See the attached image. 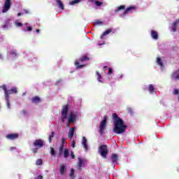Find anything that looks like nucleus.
Segmentation results:
<instances>
[{
	"instance_id": "34",
	"label": "nucleus",
	"mask_w": 179,
	"mask_h": 179,
	"mask_svg": "<svg viewBox=\"0 0 179 179\" xmlns=\"http://www.w3.org/2000/svg\"><path fill=\"white\" fill-rule=\"evenodd\" d=\"M70 177L73 179L75 178V169H71L70 171Z\"/></svg>"
},
{
	"instance_id": "15",
	"label": "nucleus",
	"mask_w": 179,
	"mask_h": 179,
	"mask_svg": "<svg viewBox=\"0 0 179 179\" xmlns=\"http://www.w3.org/2000/svg\"><path fill=\"white\" fill-rule=\"evenodd\" d=\"M145 90H148L150 94H153V93H156V88H155V85L150 84L145 88Z\"/></svg>"
},
{
	"instance_id": "19",
	"label": "nucleus",
	"mask_w": 179,
	"mask_h": 179,
	"mask_svg": "<svg viewBox=\"0 0 179 179\" xmlns=\"http://www.w3.org/2000/svg\"><path fill=\"white\" fill-rule=\"evenodd\" d=\"M96 79L99 83H104V78H103V76H101V74H100V72L96 71Z\"/></svg>"
},
{
	"instance_id": "26",
	"label": "nucleus",
	"mask_w": 179,
	"mask_h": 179,
	"mask_svg": "<svg viewBox=\"0 0 179 179\" xmlns=\"http://www.w3.org/2000/svg\"><path fill=\"white\" fill-rule=\"evenodd\" d=\"M113 31V29H109L106 31H105L102 35L101 36V38L103 39L104 38V36H108V34H110V33H111Z\"/></svg>"
},
{
	"instance_id": "36",
	"label": "nucleus",
	"mask_w": 179,
	"mask_h": 179,
	"mask_svg": "<svg viewBox=\"0 0 179 179\" xmlns=\"http://www.w3.org/2000/svg\"><path fill=\"white\" fill-rule=\"evenodd\" d=\"M6 101L7 108L10 109V103H9V98L8 96L5 97Z\"/></svg>"
},
{
	"instance_id": "9",
	"label": "nucleus",
	"mask_w": 179,
	"mask_h": 179,
	"mask_svg": "<svg viewBox=\"0 0 179 179\" xmlns=\"http://www.w3.org/2000/svg\"><path fill=\"white\" fill-rule=\"evenodd\" d=\"M10 0H4V3L2 8V13H6L10 9Z\"/></svg>"
},
{
	"instance_id": "28",
	"label": "nucleus",
	"mask_w": 179,
	"mask_h": 179,
	"mask_svg": "<svg viewBox=\"0 0 179 179\" xmlns=\"http://www.w3.org/2000/svg\"><path fill=\"white\" fill-rule=\"evenodd\" d=\"M111 160L113 164L117 163V161L118 160V155L116 154H113L111 156Z\"/></svg>"
},
{
	"instance_id": "11",
	"label": "nucleus",
	"mask_w": 179,
	"mask_h": 179,
	"mask_svg": "<svg viewBox=\"0 0 179 179\" xmlns=\"http://www.w3.org/2000/svg\"><path fill=\"white\" fill-rule=\"evenodd\" d=\"M157 65H158L161 69L164 68V59L163 57H157L156 59Z\"/></svg>"
},
{
	"instance_id": "40",
	"label": "nucleus",
	"mask_w": 179,
	"mask_h": 179,
	"mask_svg": "<svg viewBox=\"0 0 179 179\" xmlns=\"http://www.w3.org/2000/svg\"><path fill=\"white\" fill-rule=\"evenodd\" d=\"M10 54H11L12 57H16V55H17V52H16V51H15V50H12L10 52Z\"/></svg>"
},
{
	"instance_id": "35",
	"label": "nucleus",
	"mask_w": 179,
	"mask_h": 179,
	"mask_svg": "<svg viewBox=\"0 0 179 179\" xmlns=\"http://www.w3.org/2000/svg\"><path fill=\"white\" fill-rule=\"evenodd\" d=\"M50 155L53 157H55V156H57V155L55 153V150L53 148H50Z\"/></svg>"
},
{
	"instance_id": "54",
	"label": "nucleus",
	"mask_w": 179,
	"mask_h": 179,
	"mask_svg": "<svg viewBox=\"0 0 179 179\" xmlns=\"http://www.w3.org/2000/svg\"><path fill=\"white\" fill-rule=\"evenodd\" d=\"M178 1H179V0H178Z\"/></svg>"
},
{
	"instance_id": "7",
	"label": "nucleus",
	"mask_w": 179,
	"mask_h": 179,
	"mask_svg": "<svg viewBox=\"0 0 179 179\" xmlns=\"http://www.w3.org/2000/svg\"><path fill=\"white\" fill-rule=\"evenodd\" d=\"M85 61H89V59L86 56L83 57L81 59L78 60V62L76 61L75 62L76 66H77V68L80 69L83 66H85V64H83V62H85Z\"/></svg>"
},
{
	"instance_id": "45",
	"label": "nucleus",
	"mask_w": 179,
	"mask_h": 179,
	"mask_svg": "<svg viewBox=\"0 0 179 179\" xmlns=\"http://www.w3.org/2000/svg\"><path fill=\"white\" fill-rule=\"evenodd\" d=\"M16 150V147H11V148H10V150H11V151H13V150Z\"/></svg>"
},
{
	"instance_id": "38",
	"label": "nucleus",
	"mask_w": 179,
	"mask_h": 179,
	"mask_svg": "<svg viewBox=\"0 0 179 179\" xmlns=\"http://www.w3.org/2000/svg\"><path fill=\"white\" fill-rule=\"evenodd\" d=\"M94 3L96 6H102V5H103V2L99 1H95Z\"/></svg>"
},
{
	"instance_id": "6",
	"label": "nucleus",
	"mask_w": 179,
	"mask_h": 179,
	"mask_svg": "<svg viewBox=\"0 0 179 179\" xmlns=\"http://www.w3.org/2000/svg\"><path fill=\"white\" fill-rule=\"evenodd\" d=\"M106 127H107V117L104 116L103 120L101 122L99 125V132L101 135H103V134H104V131L106 130Z\"/></svg>"
},
{
	"instance_id": "51",
	"label": "nucleus",
	"mask_w": 179,
	"mask_h": 179,
	"mask_svg": "<svg viewBox=\"0 0 179 179\" xmlns=\"http://www.w3.org/2000/svg\"><path fill=\"white\" fill-rule=\"evenodd\" d=\"M17 16H22V13H19L17 14Z\"/></svg>"
},
{
	"instance_id": "2",
	"label": "nucleus",
	"mask_w": 179,
	"mask_h": 179,
	"mask_svg": "<svg viewBox=\"0 0 179 179\" xmlns=\"http://www.w3.org/2000/svg\"><path fill=\"white\" fill-rule=\"evenodd\" d=\"M113 132L115 134H124L127 129V126L124 122V120L119 117L116 113L113 114Z\"/></svg>"
},
{
	"instance_id": "27",
	"label": "nucleus",
	"mask_w": 179,
	"mask_h": 179,
	"mask_svg": "<svg viewBox=\"0 0 179 179\" xmlns=\"http://www.w3.org/2000/svg\"><path fill=\"white\" fill-rule=\"evenodd\" d=\"M121 10H125V6H120L115 10V13H118Z\"/></svg>"
},
{
	"instance_id": "42",
	"label": "nucleus",
	"mask_w": 179,
	"mask_h": 179,
	"mask_svg": "<svg viewBox=\"0 0 179 179\" xmlns=\"http://www.w3.org/2000/svg\"><path fill=\"white\" fill-rule=\"evenodd\" d=\"M76 143L75 140H71V148H75Z\"/></svg>"
},
{
	"instance_id": "25",
	"label": "nucleus",
	"mask_w": 179,
	"mask_h": 179,
	"mask_svg": "<svg viewBox=\"0 0 179 179\" xmlns=\"http://www.w3.org/2000/svg\"><path fill=\"white\" fill-rule=\"evenodd\" d=\"M66 169V166L64 164L60 165L59 173L61 176H64L65 174Z\"/></svg>"
},
{
	"instance_id": "20",
	"label": "nucleus",
	"mask_w": 179,
	"mask_h": 179,
	"mask_svg": "<svg viewBox=\"0 0 179 179\" xmlns=\"http://www.w3.org/2000/svg\"><path fill=\"white\" fill-rule=\"evenodd\" d=\"M171 78L173 80H179V69L172 73Z\"/></svg>"
},
{
	"instance_id": "49",
	"label": "nucleus",
	"mask_w": 179,
	"mask_h": 179,
	"mask_svg": "<svg viewBox=\"0 0 179 179\" xmlns=\"http://www.w3.org/2000/svg\"><path fill=\"white\" fill-rule=\"evenodd\" d=\"M2 54L0 53V59H3Z\"/></svg>"
},
{
	"instance_id": "43",
	"label": "nucleus",
	"mask_w": 179,
	"mask_h": 179,
	"mask_svg": "<svg viewBox=\"0 0 179 179\" xmlns=\"http://www.w3.org/2000/svg\"><path fill=\"white\" fill-rule=\"evenodd\" d=\"M71 159H75V154L73 153V151L71 152V155H70Z\"/></svg>"
},
{
	"instance_id": "10",
	"label": "nucleus",
	"mask_w": 179,
	"mask_h": 179,
	"mask_svg": "<svg viewBox=\"0 0 179 179\" xmlns=\"http://www.w3.org/2000/svg\"><path fill=\"white\" fill-rule=\"evenodd\" d=\"M4 87L5 92V97H8L9 99V94H16L17 93V89L16 87H13L11 90H6V88Z\"/></svg>"
},
{
	"instance_id": "5",
	"label": "nucleus",
	"mask_w": 179,
	"mask_h": 179,
	"mask_svg": "<svg viewBox=\"0 0 179 179\" xmlns=\"http://www.w3.org/2000/svg\"><path fill=\"white\" fill-rule=\"evenodd\" d=\"M137 8L136 6H130L122 13L120 14V17H125L128 13H132V12H135Z\"/></svg>"
},
{
	"instance_id": "24",
	"label": "nucleus",
	"mask_w": 179,
	"mask_h": 179,
	"mask_svg": "<svg viewBox=\"0 0 179 179\" xmlns=\"http://www.w3.org/2000/svg\"><path fill=\"white\" fill-rule=\"evenodd\" d=\"M55 2L57 4L58 8L59 9H62V10H64V3H62V1L61 0H55Z\"/></svg>"
},
{
	"instance_id": "44",
	"label": "nucleus",
	"mask_w": 179,
	"mask_h": 179,
	"mask_svg": "<svg viewBox=\"0 0 179 179\" xmlns=\"http://www.w3.org/2000/svg\"><path fill=\"white\" fill-rule=\"evenodd\" d=\"M35 179H43V176L39 175L37 178H36Z\"/></svg>"
},
{
	"instance_id": "23",
	"label": "nucleus",
	"mask_w": 179,
	"mask_h": 179,
	"mask_svg": "<svg viewBox=\"0 0 179 179\" xmlns=\"http://www.w3.org/2000/svg\"><path fill=\"white\" fill-rule=\"evenodd\" d=\"M33 30V27L31 26H29V23H25L24 24L23 31H31Z\"/></svg>"
},
{
	"instance_id": "37",
	"label": "nucleus",
	"mask_w": 179,
	"mask_h": 179,
	"mask_svg": "<svg viewBox=\"0 0 179 179\" xmlns=\"http://www.w3.org/2000/svg\"><path fill=\"white\" fill-rule=\"evenodd\" d=\"M36 166H41L43 164V159H38L36 162Z\"/></svg>"
},
{
	"instance_id": "16",
	"label": "nucleus",
	"mask_w": 179,
	"mask_h": 179,
	"mask_svg": "<svg viewBox=\"0 0 179 179\" xmlns=\"http://www.w3.org/2000/svg\"><path fill=\"white\" fill-rule=\"evenodd\" d=\"M76 129V128H75V127H72L69 129L68 136H69L70 141H72V138H73V135L75 134Z\"/></svg>"
},
{
	"instance_id": "33",
	"label": "nucleus",
	"mask_w": 179,
	"mask_h": 179,
	"mask_svg": "<svg viewBox=\"0 0 179 179\" xmlns=\"http://www.w3.org/2000/svg\"><path fill=\"white\" fill-rule=\"evenodd\" d=\"M32 103H40V98L38 96H35L31 99Z\"/></svg>"
},
{
	"instance_id": "12",
	"label": "nucleus",
	"mask_w": 179,
	"mask_h": 179,
	"mask_svg": "<svg viewBox=\"0 0 179 179\" xmlns=\"http://www.w3.org/2000/svg\"><path fill=\"white\" fill-rule=\"evenodd\" d=\"M6 138L9 141H15V139H17V138H19V134H9L6 136Z\"/></svg>"
},
{
	"instance_id": "53",
	"label": "nucleus",
	"mask_w": 179,
	"mask_h": 179,
	"mask_svg": "<svg viewBox=\"0 0 179 179\" xmlns=\"http://www.w3.org/2000/svg\"><path fill=\"white\" fill-rule=\"evenodd\" d=\"M90 1H93L94 0H90Z\"/></svg>"
},
{
	"instance_id": "48",
	"label": "nucleus",
	"mask_w": 179,
	"mask_h": 179,
	"mask_svg": "<svg viewBox=\"0 0 179 179\" xmlns=\"http://www.w3.org/2000/svg\"><path fill=\"white\" fill-rule=\"evenodd\" d=\"M98 45H104V42L102 43H99Z\"/></svg>"
},
{
	"instance_id": "32",
	"label": "nucleus",
	"mask_w": 179,
	"mask_h": 179,
	"mask_svg": "<svg viewBox=\"0 0 179 179\" xmlns=\"http://www.w3.org/2000/svg\"><path fill=\"white\" fill-rule=\"evenodd\" d=\"M14 23L17 27H23V24L22 22H20L17 20H15Z\"/></svg>"
},
{
	"instance_id": "14",
	"label": "nucleus",
	"mask_w": 179,
	"mask_h": 179,
	"mask_svg": "<svg viewBox=\"0 0 179 179\" xmlns=\"http://www.w3.org/2000/svg\"><path fill=\"white\" fill-rule=\"evenodd\" d=\"M10 27H12V22H10V20H7L2 25L3 30H9Z\"/></svg>"
},
{
	"instance_id": "1",
	"label": "nucleus",
	"mask_w": 179,
	"mask_h": 179,
	"mask_svg": "<svg viewBox=\"0 0 179 179\" xmlns=\"http://www.w3.org/2000/svg\"><path fill=\"white\" fill-rule=\"evenodd\" d=\"M69 110V106L64 105L62 109L61 120L62 122L67 121L66 127H69L70 124H75L76 120L80 117V113L79 110H71L68 115V111Z\"/></svg>"
},
{
	"instance_id": "21",
	"label": "nucleus",
	"mask_w": 179,
	"mask_h": 179,
	"mask_svg": "<svg viewBox=\"0 0 179 179\" xmlns=\"http://www.w3.org/2000/svg\"><path fill=\"white\" fill-rule=\"evenodd\" d=\"M178 24H179V20H176L174 22H173V24H172V26H171V30H172V31H177V26H178Z\"/></svg>"
},
{
	"instance_id": "22",
	"label": "nucleus",
	"mask_w": 179,
	"mask_h": 179,
	"mask_svg": "<svg viewBox=\"0 0 179 179\" xmlns=\"http://www.w3.org/2000/svg\"><path fill=\"white\" fill-rule=\"evenodd\" d=\"M82 145L85 151H87V139L86 137H83Z\"/></svg>"
},
{
	"instance_id": "4",
	"label": "nucleus",
	"mask_w": 179,
	"mask_h": 179,
	"mask_svg": "<svg viewBox=\"0 0 179 179\" xmlns=\"http://www.w3.org/2000/svg\"><path fill=\"white\" fill-rule=\"evenodd\" d=\"M99 153L101 155V157L106 159L107 157V155H108V149L107 148V145H100L99 148Z\"/></svg>"
},
{
	"instance_id": "18",
	"label": "nucleus",
	"mask_w": 179,
	"mask_h": 179,
	"mask_svg": "<svg viewBox=\"0 0 179 179\" xmlns=\"http://www.w3.org/2000/svg\"><path fill=\"white\" fill-rule=\"evenodd\" d=\"M151 37L153 40H157L159 38V34L155 30H151Z\"/></svg>"
},
{
	"instance_id": "39",
	"label": "nucleus",
	"mask_w": 179,
	"mask_h": 179,
	"mask_svg": "<svg viewBox=\"0 0 179 179\" xmlns=\"http://www.w3.org/2000/svg\"><path fill=\"white\" fill-rule=\"evenodd\" d=\"M127 113H129V114H132L134 113V109H132V108L131 107H127Z\"/></svg>"
},
{
	"instance_id": "3",
	"label": "nucleus",
	"mask_w": 179,
	"mask_h": 179,
	"mask_svg": "<svg viewBox=\"0 0 179 179\" xmlns=\"http://www.w3.org/2000/svg\"><path fill=\"white\" fill-rule=\"evenodd\" d=\"M64 155V159H68L69 157V149L68 148H64V144H62L59 148V154L57 155L58 157H61Z\"/></svg>"
},
{
	"instance_id": "8",
	"label": "nucleus",
	"mask_w": 179,
	"mask_h": 179,
	"mask_svg": "<svg viewBox=\"0 0 179 179\" xmlns=\"http://www.w3.org/2000/svg\"><path fill=\"white\" fill-rule=\"evenodd\" d=\"M78 170H82V167L86 166V164H87V160L85 158H82V157H78Z\"/></svg>"
},
{
	"instance_id": "47",
	"label": "nucleus",
	"mask_w": 179,
	"mask_h": 179,
	"mask_svg": "<svg viewBox=\"0 0 179 179\" xmlns=\"http://www.w3.org/2000/svg\"><path fill=\"white\" fill-rule=\"evenodd\" d=\"M62 143H65V138H62Z\"/></svg>"
},
{
	"instance_id": "17",
	"label": "nucleus",
	"mask_w": 179,
	"mask_h": 179,
	"mask_svg": "<svg viewBox=\"0 0 179 179\" xmlns=\"http://www.w3.org/2000/svg\"><path fill=\"white\" fill-rule=\"evenodd\" d=\"M108 71V73H107ZM103 72L105 73H107V75H108L109 76H111V75H113L114 70H113V69L111 68H108V67H103Z\"/></svg>"
},
{
	"instance_id": "46",
	"label": "nucleus",
	"mask_w": 179,
	"mask_h": 179,
	"mask_svg": "<svg viewBox=\"0 0 179 179\" xmlns=\"http://www.w3.org/2000/svg\"><path fill=\"white\" fill-rule=\"evenodd\" d=\"M32 152L34 153H37V148H35V149L32 150Z\"/></svg>"
},
{
	"instance_id": "41",
	"label": "nucleus",
	"mask_w": 179,
	"mask_h": 179,
	"mask_svg": "<svg viewBox=\"0 0 179 179\" xmlns=\"http://www.w3.org/2000/svg\"><path fill=\"white\" fill-rule=\"evenodd\" d=\"M124 78V74H119L117 76V79L120 80V79H122Z\"/></svg>"
},
{
	"instance_id": "29",
	"label": "nucleus",
	"mask_w": 179,
	"mask_h": 179,
	"mask_svg": "<svg viewBox=\"0 0 179 179\" xmlns=\"http://www.w3.org/2000/svg\"><path fill=\"white\" fill-rule=\"evenodd\" d=\"M80 2H82V0H73L69 2V5L71 6H75V5H78V3H80Z\"/></svg>"
},
{
	"instance_id": "13",
	"label": "nucleus",
	"mask_w": 179,
	"mask_h": 179,
	"mask_svg": "<svg viewBox=\"0 0 179 179\" xmlns=\"http://www.w3.org/2000/svg\"><path fill=\"white\" fill-rule=\"evenodd\" d=\"M45 143L41 139H37L34 142V146L36 148H43Z\"/></svg>"
},
{
	"instance_id": "52",
	"label": "nucleus",
	"mask_w": 179,
	"mask_h": 179,
	"mask_svg": "<svg viewBox=\"0 0 179 179\" xmlns=\"http://www.w3.org/2000/svg\"><path fill=\"white\" fill-rule=\"evenodd\" d=\"M25 13H27V10H25Z\"/></svg>"
},
{
	"instance_id": "50",
	"label": "nucleus",
	"mask_w": 179,
	"mask_h": 179,
	"mask_svg": "<svg viewBox=\"0 0 179 179\" xmlns=\"http://www.w3.org/2000/svg\"><path fill=\"white\" fill-rule=\"evenodd\" d=\"M36 33H40V29H36Z\"/></svg>"
},
{
	"instance_id": "30",
	"label": "nucleus",
	"mask_w": 179,
	"mask_h": 179,
	"mask_svg": "<svg viewBox=\"0 0 179 179\" xmlns=\"http://www.w3.org/2000/svg\"><path fill=\"white\" fill-rule=\"evenodd\" d=\"M55 135V132H54V131H51L50 134H49L48 141H49L50 143H51Z\"/></svg>"
},
{
	"instance_id": "31",
	"label": "nucleus",
	"mask_w": 179,
	"mask_h": 179,
	"mask_svg": "<svg viewBox=\"0 0 179 179\" xmlns=\"http://www.w3.org/2000/svg\"><path fill=\"white\" fill-rule=\"evenodd\" d=\"M103 24H104V23L103 22V21H101L100 20H96L94 22L95 26H103Z\"/></svg>"
}]
</instances>
